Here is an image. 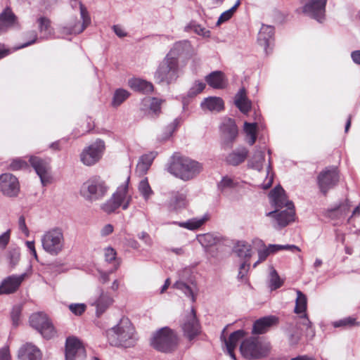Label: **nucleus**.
I'll return each mask as SVG.
<instances>
[{
  "label": "nucleus",
  "mask_w": 360,
  "mask_h": 360,
  "mask_svg": "<svg viewBox=\"0 0 360 360\" xmlns=\"http://www.w3.org/2000/svg\"><path fill=\"white\" fill-rule=\"evenodd\" d=\"M297 297L294 311L295 314H305L307 306V296L300 290H296Z\"/></svg>",
  "instance_id": "nucleus-42"
},
{
  "label": "nucleus",
  "mask_w": 360,
  "mask_h": 360,
  "mask_svg": "<svg viewBox=\"0 0 360 360\" xmlns=\"http://www.w3.org/2000/svg\"><path fill=\"white\" fill-rule=\"evenodd\" d=\"M105 149V142L101 139H97L84 148L80 153V160L84 165L92 166L101 159Z\"/></svg>",
  "instance_id": "nucleus-11"
},
{
  "label": "nucleus",
  "mask_w": 360,
  "mask_h": 360,
  "mask_svg": "<svg viewBox=\"0 0 360 360\" xmlns=\"http://www.w3.org/2000/svg\"><path fill=\"white\" fill-rule=\"evenodd\" d=\"M25 274L11 275L5 278L0 284V295L12 294L18 290L25 279Z\"/></svg>",
  "instance_id": "nucleus-21"
},
{
  "label": "nucleus",
  "mask_w": 360,
  "mask_h": 360,
  "mask_svg": "<svg viewBox=\"0 0 360 360\" xmlns=\"http://www.w3.org/2000/svg\"><path fill=\"white\" fill-rule=\"evenodd\" d=\"M162 101L158 98H147L143 100L145 105H148L150 110L155 115L160 112L161 104Z\"/></svg>",
  "instance_id": "nucleus-49"
},
{
  "label": "nucleus",
  "mask_w": 360,
  "mask_h": 360,
  "mask_svg": "<svg viewBox=\"0 0 360 360\" xmlns=\"http://www.w3.org/2000/svg\"><path fill=\"white\" fill-rule=\"evenodd\" d=\"M11 355L8 347L0 349V360H10Z\"/></svg>",
  "instance_id": "nucleus-64"
},
{
  "label": "nucleus",
  "mask_w": 360,
  "mask_h": 360,
  "mask_svg": "<svg viewBox=\"0 0 360 360\" xmlns=\"http://www.w3.org/2000/svg\"><path fill=\"white\" fill-rule=\"evenodd\" d=\"M68 307L70 311L76 316L82 315L86 310V305L84 304H70Z\"/></svg>",
  "instance_id": "nucleus-57"
},
{
  "label": "nucleus",
  "mask_w": 360,
  "mask_h": 360,
  "mask_svg": "<svg viewBox=\"0 0 360 360\" xmlns=\"http://www.w3.org/2000/svg\"><path fill=\"white\" fill-rule=\"evenodd\" d=\"M117 253L116 251L111 247H108L105 249L104 256L105 260L108 263L113 262V267L116 264L117 262L120 261L116 257Z\"/></svg>",
  "instance_id": "nucleus-53"
},
{
  "label": "nucleus",
  "mask_w": 360,
  "mask_h": 360,
  "mask_svg": "<svg viewBox=\"0 0 360 360\" xmlns=\"http://www.w3.org/2000/svg\"><path fill=\"white\" fill-rule=\"evenodd\" d=\"M71 6L75 8L79 6L80 18L82 22L77 19L72 20L68 25L61 28V33L66 34H79L82 33L91 23V18L86 8L78 0H70Z\"/></svg>",
  "instance_id": "nucleus-10"
},
{
  "label": "nucleus",
  "mask_w": 360,
  "mask_h": 360,
  "mask_svg": "<svg viewBox=\"0 0 360 360\" xmlns=\"http://www.w3.org/2000/svg\"><path fill=\"white\" fill-rule=\"evenodd\" d=\"M182 329L184 335L190 340H193L200 333V326L196 318L195 311L192 308L191 311L184 317L182 323Z\"/></svg>",
  "instance_id": "nucleus-17"
},
{
  "label": "nucleus",
  "mask_w": 360,
  "mask_h": 360,
  "mask_svg": "<svg viewBox=\"0 0 360 360\" xmlns=\"http://www.w3.org/2000/svg\"><path fill=\"white\" fill-rule=\"evenodd\" d=\"M108 189L109 187L105 181L100 176H95L82 184L80 193L86 200L94 202L103 199L106 195Z\"/></svg>",
  "instance_id": "nucleus-7"
},
{
  "label": "nucleus",
  "mask_w": 360,
  "mask_h": 360,
  "mask_svg": "<svg viewBox=\"0 0 360 360\" xmlns=\"http://www.w3.org/2000/svg\"><path fill=\"white\" fill-rule=\"evenodd\" d=\"M257 124L256 122L250 123L245 122L244 123V132L246 134V141L250 146H252L257 139Z\"/></svg>",
  "instance_id": "nucleus-41"
},
{
  "label": "nucleus",
  "mask_w": 360,
  "mask_h": 360,
  "mask_svg": "<svg viewBox=\"0 0 360 360\" xmlns=\"http://www.w3.org/2000/svg\"><path fill=\"white\" fill-rule=\"evenodd\" d=\"M43 250L52 256L59 255L65 248V237L62 229L54 227L44 232L41 238Z\"/></svg>",
  "instance_id": "nucleus-6"
},
{
  "label": "nucleus",
  "mask_w": 360,
  "mask_h": 360,
  "mask_svg": "<svg viewBox=\"0 0 360 360\" xmlns=\"http://www.w3.org/2000/svg\"><path fill=\"white\" fill-rule=\"evenodd\" d=\"M234 251L238 257L247 262L252 256V247L245 241H239L234 247Z\"/></svg>",
  "instance_id": "nucleus-38"
},
{
  "label": "nucleus",
  "mask_w": 360,
  "mask_h": 360,
  "mask_svg": "<svg viewBox=\"0 0 360 360\" xmlns=\"http://www.w3.org/2000/svg\"><path fill=\"white\" fill-rule=\"evenodd\" d=\"M294 326L298 328L301 331L305 328V335L307 338L312 339L315 336V330L306 313L300 316L297 319L295 320Z\"/></svg>",
  "instance_id": "nucleus-32"
},
{
  "label": "nucleus",
  "mask_w": 360,
  "mask_h": 360,
  "mask_svg": "<svg viewBox=\"0 0 360 360\" xmlns=\"http://www.w3.org/2000/svg\"><path fill=\"white\" fill-rule=\"evenodd\" d=\"M139 191L145 200H148L153 193V191L147 179H143L140 181Z\"/></svg>",
  "instance_id": "nucleus-52"
},
{
  "label": "nucleus",
  "mask_w": 360,
  "mask_h": 360,
  "mask_svg": "<svg viewBox=\"0 0 360 360\" xmlns=\"http://www.w3.org/2000/svg\"><path fill=\"white\" fill-rule=\"evenodd\" d=\"M20 314L21 308L18 306L14 307L12 309L11 316L13 321V324L15 326H18L19 325Z\"/></svg>",
  "instance_id": "nucleus-58"
},
{
  "label": "nucleus",
  "mask_w": 360,
  "mask_h": 360,
  "mask_svg": "<svg viewBox=\"0 0 360 360\" xmlns=\"http://www.w3.org/2000/svg\"><path fill=\"white\" fill-rule=\"evenodd\" d=\"M264 162V152L262 148H256L254 154L248 160V166L250 168L261 171Z\"/></svg>",
  "instance_id": "nucleus-35"
},
{
  "label": "nucleus",
  "mask_w": 360,
  "mask_h": 360,
  "mask_svg": "<svg viewBox=\"0 0 360 360\" xmlns=\"http://www.w3.org/2000/svg\"><path fill=\"white\" fill-rule=\"evenodd\" d=\"M278 323V318L270 315L256 320L252 326V334L260 335L266 333L272 326Z\"/></svg>",
  "instance_id": "nucleus-22"
},
{
  "label": "nucleus",
  "mask_w": 360,
  "mask_h": 360,
  "mask_svg": "<svg viewBox=\"0 0 360 360\" xmlns=\"http://www.w3.org/2000/svg\"><path fill=\"white\" fill-rule=\"evenodd\" d=\"M240 4L241 0H237L236 4L230 9L223 12L218 18L217 25H220L221 24L229 20L233 17L234 13L236 11Z\"/></svg>",
  "instance_id": "nucleus-48"
},
{
  "label": "nucleus",
  "mask_w": 360,
  "mask_h": 360,
  "mask_svg": "<svg viewBox=\"0 0 360 360\" xmlns=\"http://www.w3.org/2000/svg\"><path fill=\"white\" fill-rule=\"evenodd\" d=\"M11 231L7 230L0 236V248H5L10 240Z\"/></svg>",
  "instance_id": "nucleus-61"
},
{
  "label": "nucleus",
  "mask_w": 360,
  "mask_h": 360,
  "mask_svg": "<svg viewBox=\"0 0 360 360\" xmlns=\"http://www.w3.org/2000/svg\"><path fill=\"white\" fill-rule=\"evenodd\" d=\"M249 155V150L244 146H240L233 150L226 157V162L231 166H238L243 163Z\"/></svg>",
  "instance_id": "nucleus-24"
},
{
  "label": "nucleus",
  "mask_w": 360,
  "mask_h": 360,
  "mask_svg": "<svg viewBox=\"0 0 360 360\" xmlns=\"http://www.w3.org/2000/svg\"><path fill=\"white\" fill-rule=\"evenodd\" d=\"M197 240L204 248L214 245L219 241V238L217 236L210 233L198 236Z\"/></svg>",
  "instance_id": "nucleus-46"
},
{
  "label": "nucleus",
  "mask_w": 360,
  "mask_h": 360,
  "mask_svg": "<svg viewBox=\"0 0 360 360\" xmlns=\"http://www.w3.org/2000/svg\"><path fill=\"white\" fill-rule=\"evenodd\" d=\"M250 269V263L247 261L242 262L239 267V271L238 274V279L241 281L247 282L248 279L246 275Z\"/></svg>",
  "instance_id": "nucleus-54"
},
{
  "label": "nucleus",
  "mask_w": 360,
  "mask_h": 360,
  "mask_svg": "<svg viewBox=\"0 0 360 360\" xmlns=\"http://www.w3.org/2000/svg\"><path fill=\"white\" fill-rule=\"evenodd\" d=\"M270 203L275 210L266 213L272 217L276 224L274 227L281 229L295 220V207L292 201L287 199L286 193L281 186H276L269 193Z\"/></svg>",
  "instance_id": "nucleus-1"
},
{
  "label": "nucleus",
  "mask_w": 360,
  "mask_h": 360,
  "mask_svg": "<svg viewBox=\"0 0 360 360\" xmlns=\"http://www.w3.org/2000/svg\"><path fill=\"white\" fill-rule=\"evenodd\" d=\"M191 46L188 41L183 40L176 42L168 53L166 55L168 58H172L179 63V58L187 56L191 51Z\"/></svg>",
  "instance_id": "nucleus-25"
},
{
  "label": "nucleus",
  "mask_w": 360,
  "mask_h": 360,
  "mask_svg": "<svg viewBox=\"0 0 360 360\" xmlns=\"http://www.w3.org/2000/svg\"><path fill=\"white\" fill-rule=\"evenodd\" d=\"M29 162L39 176L42 185L46 186L49 184L51 181V175L49 173L50 167L49 162L36 156H31Z\"/></svg>",
  "instance_id": "nucleus-20"
},
{
  "label": "nucleus",
  "mask_w": 360,
  "mask_h": 360,
  "mask_svg": "<svg viewBox=\"0 0 360 360\" xmlns=\"http://www.w3.org/2000/svg\"><path fill=\"white\" fill-rule=\"evenodd\" d=\"M10 262L13 265H15L20 259V253L18 250H13L8 252Z\"/></svg>",
  "instance_id": "nucleus-63"
},
{
  "label": "nucleus",
  "mask_w": 360,
  "mask_h": 360,
  "mask_svg": "<svg viewBox=\"0 0 360 360\" xmlns=\"http://www.w3.org/2000/svg\"><path fill=\"white\" fill-rule=\"evenodd\" d=\"M205 88V84L202 82L196 81L188 92L189 96H195L200 94Z\"/></svg>",
  "instance_id": "nucleus-55"
},
{
  "label": "nucleus",
  "mask_w": 360,
  "mask_h": 360,
  "mask_svg": "<svg viewBox=\"0 0 360 360\" xmlns=\"http://www.w3.org/2000/svg\"><path fill=\"white\" fill-rule=\"evenodd\" d=\"M130 93L124 89H117L115 90L112 101V105L117 107L120 105L126 99L129 98Z\"/></svg>",
  "instance_id": "nucleus-47"
},
{
  "label": "nucleus",
  "mask_w": 360,
  "mask_h": 360,
  "mask_svg": "<svg viewBox=\"0 0 360 360\" xmlns=\"http://www.w3.org/2000/svg\"><path fill=\"white\" fill-rule=\"evenodd\" d=\"M274 27L271 25H262L257 37L259 44L264 47L267 53V49L272 44L274 40Z\"/></svg>",
  "instance_id": "nucleus-27"
},
{
  "label": "nucleus",
  "mask_w": 360,
  "mask_h": 360,
  "mask_svg": "<svg viewBox=\"0 0 360 360\" xmlns=\"http://www.w3.org/2000/svg\"><path fill=\"white\" fill-rule=\"evenodd\" d=\"M220 131L223 144L231 147L238 134V127L234 120L224 118L220 125Z\"/></svg>",
  "instance_id": "nucleus-16"
},
{
  "label": "nucleus",
  "mask_w": 360,
  "mask_h": 360,
  "mask_svg": "<svg viewBox=\"0 0 360 360\" xmlns=\"http://www.w3.org/2000/svg\"><path fill=\"white\" fill-rule=\"evenodd\" d=\"M20 191L18 179L13 174L5 173L0 175V192L8 197L17 196Z\"/></svg>",
  "instance_id": "nucleus-19"
},
{
  "label": "nucleus",
  "mask_w": 360,
  "mask_h": 360,
  "mask_svg": "<svg viewBox=\"0 0 360 360\" xmlns=\"http://www.w3.org/2000/svg\"><path fill=\"white\" fill-rule=\"evenodd\" d=\"M200 106L204 111L220 112L224 109V103L220 97L210 96L201 102Z\"/></svg>",
  "instance_id": "nucleus-29"
},
{
  "label": "nucleus",
  "mask_w": 360,
  "mask_h": 360,
  "mask_svg": "<svg viewBox=\"0 0 360 360\" xmlns=\"http://www.w3.org/2000/svg\"><path fill=\"white\" fill-rule=\"evenodd\" d=\"M359 323L356 322V319L352 316H348L342 319L334 321L333 326L335 328L339 327H352L354 326H359Z\"/></svg>",
  "instance_id": "nucleus-50"
},
{
  "label": "nucleus",
  "mask_w": 360,
  "mask_h": 360,
  "mask_svg": "<svg viewBox=\"0 0 360 360\" xmlns=\"http://www.w3.org/2000/svg\"><path fill=\"white\" fill-rule=\"evenodd\" d=\"M245 335V333L243 330H238L232 333L229 339H226L223 335L221 337V339H223L227 354L233 360H236L234 349H236L238 342L243 339Z\"/></svg>",
  "instance_id": "nucleus-26"
},
{
  "label": "nucleus",
  "mask_w": 360,
  "mask_h": 360,
  "mask_svg": "<svg viewBox=\"0 0 360 360\" xmlns=\"http://www.w3.org/2000/svg\"><path fill=\"white\" fill-rule=\"evenodd\" d=\"M128 84L131 89L143 94H148L153 91V85L151 82L140 78L131 79Z\"/></svg>",
  "instance_id": "nucleus-33"
},
{
  "label": "nucleus",
  "mask_w": 360,
  "mask_h": 360,
  "mask_svg": "<svg viewBox=\"0 0 360 360\" xmlns=\"http://www.w3.org/2000/svg\"><path fill=\"white\" fill-rule=\"evenodd\" d=\"M253 243L258 248V260L254 263L253 267L255 268L259 264L265 261L266 258L270 255V253L265 245L264 242L259 238H256L253 240Z\"/></svg>",
  "instance_id": "nucleus-39"
},
{
  "label": "nucleus",
  "mask_w": 360,
  "mask_h": 360,
  "mask_svg": "<svg viewBox=\"0 0 360 360\" xmlns=\"http://www.w3.org/2000/svg\"><path fill=\"white\" fill-rule=\"evenodd\" d=\"M271 349L269 342H262L255 338L245 339L240 346L241 354L246 359H262L266 356Z\"/></svg>",
  "instance_id": "nucleus-8"
},
{
  "label": "nucleus",
  "mask_w": 360,
  "mask_h": 360,
  "mask_svg": "<svg viewBox=\"0 0 360 360\" xmlns=\"http://www.w3.org/2000/svg\"><path fill=\"white\" fill-rule=\"evenodd\" d=\"M286 330L289 344L291 346L297 345L301 339L302 331L294 326V323H288Z\"/></svg>",
  "instance_id": "nucleus-40"
},
{
  "label": "nucleus",
  "mask_w": 360,
  "mask_h": 360,
  "mask_svg": "<svg viewBox=\"0 0 360 360\" xmlns=\"http://www.w3.org/2000/svg\"><path fill=\"white\" fill-rule=\"evenodd\" d=\"M180 75L179 63L165 56L160 63L155 73V77L160 83L169 84L175 82Z\"/></svg>",
  "instance_id": "nucleus-9"
},
{
  "label": "nucleus",
  "mask_w": 360,
  "mask_h": 360,
  "mask_svg": "<svg viewBox=\"0 0 360 360\" xmlns=\"http://www.w3.org/2000/svg\"><path fill=\"white\" fill-rule=\"evenodd\" d=\"M238 186H239L238 181H236L235 179H233L228 176H224L217 184L218 189L221 193L225 192L228 189H232V188H236Z\"/></svg>",
  "instance_id": "nucleus-45"
},
{
  "label": "nucleus",
  "mask_w": 360,
  "mask_h": 360,
  "mask_svg": "<svg viewBox=\"0 0 360 360\" xmlns=\"http://www.w3.org/2000/svg\"><path fill=\"white\" fill-rule=\"evenodd\" d=\"M208 219L207 215H204L200 218H192L186 221H172L170 224H177L181 228L186 229L188 230L194 231L199 229L204 223Z\"/></svg>",
  "instance_id": "nucleus-34"
},
{
  "label": "nucleus",
  "mask_w": 360,
  "mask_h": 360,
  "mask_svg": "<svg viewBox=\"0 0 360 360\" xmlns=\"http://www.w3.org/2000/svg\"><path fill=\"white\" fill-rule=\"evenodd\" d=\"M30 40L15 48V49H20L25 48L28 46H30L33 44H34L37 40V34L35 31H31L28 33Z\"/></svg>",
  "instance_id": "nucleus-60"
},
{
  "label": "nucleus",
  "mask_w": 360,
  "mask_h": 360,
  "mask_svg": "<svg viewBox=\"0 0 360 360\" xmlns=\"http://www.w3.org/2000/svg\"><path fill=\"white\" fill-rule=\"evenodd\" d=\"M98 296L91 298L89 303L96 308V315L100 317L112 304L114 300L109 292H105L103 288H99Z\"/></svg>",
  "instance_id": "nucleus-18"
},
{
  "label": "nucleus",
  "mask_w": 360,
  "mask_h": 360,
  "mask_svg": "<svg viewBox=\"0 0 360 360\" xmlns=\"http://www.w3.org/2000/svg\"><path fill=\"white\" fill-rule=\"evenodd\" d=\"M234 103L240 111L247 114L251 109V101L246 96V91L244 88L240 89L236 94Z\"/></svg>",
  "instance_id": "nucleus-31"
},
{
  "label": "nucleus",
  "mask_w": 360,
  "mask_h": 360,
  "mask_svg": "<svg viewBox=\"0 0 360 360\" xmlns=\"http://www.w3.org/2000/svg\"><path fill=\"white\" fill-rule=\"evenodd\" d=\"M129 176L124 183L117 187L116 191L111 198L101 205V209L107 214L115 212L119 207L126 210L129 207L132 200L131 195L129 193Z\"/></svg>",
  "instance_id": "nucleus-4"
},
{
  "label": "nucleus",
  "mask_w": 360,
  "mask_h": 360,
  "mask_svg": "<svg viewBox=\"0 0 360 360\" xmlns=\"http://www.w3.org/2000/svg\"><path fill=\"white\" fill-rule=\"evenodd\" d=\"M174 287L181 290L187 297H191L192 302H195V296L191 288L183 281H179L174 284Z\"/></svg>",
  "instance_id": "nucleus-51"
},
{
  "label": "nucleus",
  "mask_w": 360,
  "mask_h": 360,
  "mask_svg": "<svg viewBox=\"0 0 360 360\" xmlns=\"http://www.w3.org/2000/svg\"><path fill=\"white\" fill-rule=\"evenodd\" d=\"M106 334L108 342L115 347H131L136 341L134 328L128 319H122L116 326L108 330Z\"/></svg>",
  "instance_id": "nucleus-3"
},
{
  "label": "nucleus",
  "mask_w": 360,
  "mask_h": 360,
  "mask_svg": "<svg viewBox=\"0 0 360 360\" xmlns=\"http://www.w3.org/2000/svg\"><path fill=\"white\" fill-rule=\"evenodd\" d=\"M30 324L47 340L51 339L56 335V330L51 321L43 312L32 314L30 317Z\"/></svg>",
  "instance_id": "nucleus-12"
},
{
  "label": "nucleus",
  "mask_w": 360,
  "mask_h": 360,
  "mask_svg": "<svg viewBox=\"0 0 360 360\" xmlns=\"http://www.w3.org/2000/svg\"><path fill=\"white\" fill-rule=\"evenodd\" d=\"M202 169L201 163L188 157L173 155L167 166L171 174L184 181H188L198 175Z\"/></svg>",
  "instance_id": "nucleus-2"
},
{
  "label": "nucleus",
  "mask_w": 360,
  "mask_h": 360,
  "mask_svg": "<svg viewBox=\"0 0 360 360\" xmlns=\"http://www.w3.org/2000/svg\"><path fill=\"white\" fill-rule=\"evenodd\" d=\"M340 179L339 172L336 167H328L321 172L317 176V183L320 191L326 195L327 192L335 186Z\"/></svg>",
  "instance_id": "nucleus-14"
},
{
  "label": "nucleus",
  "mask_w": 360,
  "mask_h": 360,
  "mask_svg": "<svg viewBox=\"0 0 360 360\" xmlns=\"http://www.w3.org/2000/svg\"><path fill=\"white\" fill-rule=\"evenodd\" d=\"M120 265V262H117L116 264L115 265V267L110 269L109 271H99V274H100L99 281L102 283H106L107 282H108L110 280V275L111 274H112L113 272H115L119 268Z\"/></svg>",
  "instance_id": "nucleus-56"
},
{
  "label": "nucleus",
  "mask_w": 360,
  "mask_h": 360,
  "mask_svg": "<svg viewBox=\"0 0 360 360\" xmlns=\"http://www.w3.org/2000/svg\"><path fill=\"white\" fill-rule=\"evenodd\" d=\"M157 154V152H150L140 158L136 168V173L139 176L144 175L147 172Z\"/></svg>",
  "instance_id": "nucleus-30"
},
{
  "label": "nucleus",
  "mask_w": 360,
  "mask_h": 360,
  "mask_svg": "<svg viewBox=\"0 0 360 360\" xmlns=\"http://www.w3.org/2000/svg\"><path fill=\"white\" fill-rule=\"evenodd\" d=\"M150 345L158 352L169 353L177 347L178 338L173 330L169 327H163L153 335Z\"/></svg>",
  "instance_id": "nucleus-5"
},
{
  "label": "nucleus",
  "mask_w": 360,
  "mask_h": 360,
  "mask_svg": "<svg viewBox=\"0 0 360 360\" xmlns=\"http://www.w3.org/2000/svg\"><path fill=\"white\" fill-rule=\"evenodd\" d=\"M27 166V164L25 161L18 158L12 160L10 164V169L12 170H18L23 168H25Z\"/></svg>",
  "instance_id": "nucleus-59"
},
{
  "label": "nucleus",
  "mask_w": 360,
  "mask_h": 360,
  "mask_svg": "<svg viewBox=\"0 0 360 360\" xmlns=\"http://www.w3.org/2000/svg\"><path fill=\"white\" fill-rule=\"evenodd\" d=\"M205 81L214 89H222L224 85V74L221 71H214L206 76Z\"/></svg>",
  "instance_id": "nucleus-36"
},
{
  "label": "nucleus",
  "mask_w": 360,
  "mask_h": 360,
  "mask_svg": "<svg viewBox=\"0 0 360 360\" xmlns=\"http://www.w3.org/2000/svg\"><path fill=\"white\" fill-rule=\"evenodd\" d=\"M17 25V18L13 11L9 8L4 9L0 14V34Z\"/></svg>",
  "instance_id": "nucleus-28"
},
{
  "label": "nucleus",
  "mask_w": 360,
  "mask_h": 360,
  "mask_svg": "<svg viewBox=\"0 0 360 360\" xmlns=\"http://www.w3.org/2000/svg\"><path fill=\"white\" fill-rule=\"evenodd\" d=\"M193 29L195 33L204 37H209L210 35V32L200 25H193Z\"/></svg>",
  "instance_id": "nucleus-62"
},
{
  "label": "nucleus",
  "mask_w": 360,
  "mask_h": 360,
  "mask_svg": "<svg viewBox=\"0 0 360 360\" xmlns=\"http://www.w3.org/2000/svg\"><path fill=\"white\" fill-rule=\"evenodd\" d=\"M304 14L322 23L326 19L327 0H301Z\"/></svg>",
  "instance_id": "nucleus-13"
},
{
  "label": "nucleus",
  "mask_w": 360,
  "mask_h": 360,
  "mask_svg": "<svg viewBox=\"0 0 360 360\" xmlns=\"http://www.w3.org/2000/svg\"><path fill=\"white\" fill-rule=\"evenodd\" d=\"M86 356L85 348L76 337H68L65 341V360H84Z\"/></svg>",
  "instance_id": "nucleus-15"
},
{
  "label": "nucleus",
  "mask_w": 360,
  "mask_h": 360,
  "mask_svg": "<svg viewBox=\"0 0 360 360\" xmlns=\"http://www.w3.org/2000/svg\"><path fill=\"white\" fill-rule=\"evenodd\" d=\"M18 357L19 360H41L42 354L37 346L27 342L20 347Z\"/></svg>",
  "instance_id": "nucleus-23"
},
{
  "label": "nucleus",
  "mask_w": 360,
  "mask_h": 360,
  "mask_svg": "<svg viewBox=\"0 0 360 360\" xmlns=\"http://www.w3.org/2000/svg\"><path fill=\"white\" fill-rule=\"evenodd\" d=\"M186 196L185 194L179 192H172L169 200V206L172 210H179L185 207L186 205Z\"/></svg>",
  "instance_id": "nucleus-37"
},
{
  "label": "nucleus",
  "mask_w": 360,
  "mask_h": 360,
  "mask_svg": "<svg viewBox=\"0 0 360 360\" xmlns=\"http://www.w3.org/2000/svg\"><path fill=\"white\" fill-rule=\"evenodd\" d=\"M284 283V281L281 279L276 269L273 267L271 269L269 276L268 287L273 291L280 288Z\"/></svg>",
  "instance_id": "nucleus-44"
},
{
  "label": "nucleus",
  "mask_w": 360,
  "mask_h": 360,
  "mask_svg": "<svg viewBox=\"0 0 360 360\" xmlns=\"http://www.w3.org/2000/svg\"><path fill=\"white\" fill-rule=\"evenodd\" d=\"M39 30L41 34V38L48 39L52 35L53 31L51 27V20L46 17H40L37 20Z\"/></svg>",
  "instance_id": "nucleus-43"
}]
</instances>
